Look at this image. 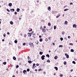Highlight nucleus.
Here are the masks:
<instances>
[{"instance_id":"f257e3e1","label":"nucleus","mask_w":77,"mask_h":77,"mask_svg":"<svg viewBox=\"0 0 77 77\" xmlns=\"http://www.w3.org/2000/svg\"><path fill=\"white\" fill-rule=\"evenodd\" d=\"M45 56H44V55H42V57H41V59L42 60H44V59H45Z\"/></svg>"},{"instance_id":"f03ea898","label":"nucleus","mask_w":77,"mask_h":77,"mask_svg":"<svg viewBox=\"0 0 77 77\" xmlns=\"http://www.w3.org/2000/svg\"><path fill=\"white\" fill-rule=\"evenodd\" d=\"M52 14H57V11H52Z\"/></svg>"},{"instance_id":"7ed1b4c3","label":"nucleus","mask_w":77,"mask_h":77,"mask_svg":"<svg viewBox=\"0 0 77 77\" xmlns=\"http://www.w3.org/2000/svg\"><path fill=\"white\" fill-rule=\"evenodd\" d=\"M65 54V55L66 56V58H67V59H68V58H69V55L68 54Z\"/></svg>"},{"instance_id":"20e7f679","label":"nucleus","mask_w":77,"mask_h":77,"mask_svg":"<svg viewBox=\"0 0 77 77\" xmlns=\"http://www.w3.org/2000/svg\"><path fill=\"white\" fill-rule=\"evenodd\" d=\"M73 27L74 28V27H75V28H77V25L75 24H73Z\"/></svg>"},{"instance_id":"39448f33","label":"nucleus","mask_w":77,"mask_h":77,"mask_svg":"<svg viewBox=\"0 0 77 77\" xmlns=\"http://www.w3.org/2000/svg\"><path fill=\"white\" fill-rule=\"evenodd\" d=\"M42 32H43V33H44L45 32H46V30H45V29H42Z\"/></svg>"},{"instance_id":"423d86ee","label":"nucleus","mask_w":77,"mask_h":77,"mask_svg":"<svg viewBox=\"0 0 77 77\" xmlns=\"http://www.w3.org/2000/svg\"><path fill=\"white\" fill-rule=\"evenodd\" d=\"M28 36H29V37H31L32 35H32V34H31L30 33H28Z\"/></svg>"},{"instance_id":"0eeeda50","label":"nucleus","mask_w":77,"mask_h":77,"mask_svg":"<svg viewBox=\"0 0 77 77\" xmlns=\"http://www.w3.org/2000/svg\"><path fill=\"white\" fill-rule=\"evenodd\" d=\"M48 9L49 11H51V7H48Z\"/></svg>"},{"instance_id":"6e6552de","label":"nucleus","mask_w":77,"mask_h":77,"mask_svg":"<svg viewBox=\"0 0 77 77\" xmlns=\"http://www.w3.org/2000/svg\"><path fill=\"white\" fill-rule=\"evenodd\" d=\"M23 72L24 74H25V73L27 72V71L26 70H24L23 71Z\"/></svg>"},{"instance_id":"1a4fd4ad","label":"nucleus","mask_w":77,"mask_h":77,"mask_svg":"<svg viewBox=\"0 0 77 77\" xmlns=\"http://www.w3.org/2000/svg\"><path fill=\"white\" fill-rule=\"evenodd\" d=\"M12 4L11 3H9L8 4V6H10V7H11V6H12Z\"/></svg>"},{"instance_id":"9d476101","label":"nucleus","mask_w":77,"mask_h":77,"mask_svg":"<svg viewBox=\"0 0 77 77\" xmlns=\"http://www.w3.org/2000/svg\"><path fill=\"white\" fill-rule=\"evenodd\" d=\"M65 25H67L68 24V21H66L65 22Z\"/></svg>"},{"instance_id":"9b49d317","label":"nucleus","mask_w":77,"mask_h":77,"mask_svg":"<svg viewBox=\"0 0 77 77\" xmlns=\"http://www.w3.org/2000/svg\"><path fill=\"white\" fill-rule=\"evenodd\" d=\"M60 14H58V15L56 16V18H59V17H60Z\"/></svg>"},{"instance_id":"f8f14e48","label":"nucleus","mask_w":77,"mask_h":77,"mask_svg":"<svg viewBox=\"0 0 77 77\" xmlns=\"http://www.w3.org/2000/svg\"><path fill=\"white\" fill-rule=\"evenodd\" d=\"M54 69H55L56 71H57L58 70V68L57 67H54Z\"/></svg>"},{"instance_id":"ddd939ff","label":"nucleus","mask_w":77,"mask_h":77,"mask_svg":"<svg viewBox=\"0 0 77 77\" xmlns=\"http://www.w3.org/2000/svg\"><path fill=\"white\" fill-rule=\"evenodd\" d=\"M20 9L19 8H18L17 9V11L18 12H19V11H20Z\"/></svg>"},{"instance_id":"4468645a","label":"nucleus","mask_w":77,"mask_h":77,"mask_svg":"<svg viewBox=\"0 0 77 77\" xmlns=\"http://www.w3.org/2000/svg\"><path fill=\"white\" fill-rule=\"evenodd\" d=\"M10 11L11 12H13L15 11V9H11Z\"/></svg>"},{"instance_id":"2eb2a0df","label":"nucleus","mask_w":77,"mask_h":77,"mask_svg":"<svg viewBox=\"0 0 77 77\" xmlns=\"http://www.w3.org/2000/svg\"><path fill=\"white\" fill-rule=\"evenodd\" d=\"M10 24H11V25H13V24H14V23H13V22H12V21H11L10 22Z\"/></svg>"},{"instance_id":"dca6fc26","label":"nucleus","mask_w":77,"mask_h":77,"mask_svg":"<svg viewBox=\"0 0 77 77\" xmlns=\"http://www.w3.org/2000/svg\"><path fill=\"white\" fill-rule=\"evenodd\" d=\"M28 63H32V61H31V60H29L28 61Z\"/></svg>"},{"instance_id":"f3484780","label":"nucleus","mask_w":77,"mask_h":77,"mask_svg":"<svg viewBox=\"0 0 77 77\" xmlns=\"http://www.w3.org/2000/svg\"><path fill=\"white\" fill-rule=\"evenodd\" d=\"M39 54H40V55H42V54H43V52H40V53H39Z\"/></svg>"},{"instance_id":"a211bd4d","label":"nucleus","mask_w":77,"mask_h":77,"mask_svg":"<svg viewBox=\"0 0 77 77\" xmlns=\"http://www.w3.org/2000/svg\"><path fill=\"white\" fill-rule=\"evenodd\" d=\"M46 57H50V55L48 54H47L46 55Z\"/></svg>"},{"instance_id":"6ab92c4d","label":"nucleus","mask_w":77,"mask_h":77,"mask_svg":"<svg viewBox=\"0 0 77 77\" xmlns=\"http://www.w3.org/2000/svg\"><path fill=\"white\" fill-rule=\"evenodd\" d=\"M29 45H33V44L32 43L30 42L29 43Z\"/></svg>"},{"instance_id":"aec40b11","label":"nucleus","mask_w":77,"mask_h":77,"mask_svg":"<svg viewBox=\"0 0 77 77\" xmlns=\"http://www.w3.org/2000/svg\"><path fill=\"white\" fill-rule=\"evenodd\" d=\"M27 58H28V60H31V59H30V58L29 56H28Z\"/></svg>"},{"instance_id":"412c9836","label":"nucleus","mask_w":77,"mask_h":77,"mask_svg":"<svg viewBox=\"0 0 77 77\" xmlns=\"http://www.w3.org/2000/svg\"><path fill=\"white\" fill-rule=\"evenodd\" d=\"M47 62H48V63H50V60H48L47 61Z\"/></svg>"},{"instance_id":"4be33fe9","label":"nucleus","mask_w":77,"mask_h":77,"mask_svg":"<svg viewBox=\"0 0 77 77\" xmlns=\"http://www.w3.org/2000/svg\"><path fill=\"white\" fill-rule=\"evenodd\" d=\"M13 59H14V60H16V57H13Z\"/></svg>"},{"instance_id":"5701e85b","label":"nucleus","mask_w":77,"mask_h":77,"mask_svg":"<svg viewBox=\"0 0 77 77\" xmlns=\"http://www.w3.org/2000/svg\"><path fill=\"white\" fill-rule=\"evenodd\" d=\"M39 41L40 42H42V38H40Z\"/></svg>"},{"instance_id":"b1692460","label":"nucleus","mask_w":77,"mask_h":77,"mask_svg":"<svg viewBox=\"0 0 77 77\" xmlns=\"http://www.w3.org/2000/svg\"><path fill=\"white\" fill-rule=\"evenodd\" d=\"M71 52H74V50L73 49H71Z\"/></svg>"},{"instance_id":"393cba45","label":"nucleus","mask_w":77,"mask_h":77,"mask_svg":"<svg viewBox=\"0 0 77 77\" xmlns=\"http://www.w3.org/2000/svg\"><path fill=\"white\" fill-rule=\"evenodd\" d=\"M14 42H15V44H17V42H18V41L15 40V41H14Z\"/></svg>"},{"instance_id":"a878e982","label":"nucleus","mask_w":77,"mask_h":77,"mask_svg":"<svg viewBox=\"0 0 77 77\" xmlns=\"http://www.w3.org/2000/svg\"><path fill=\"white\" fill-rule=\"evenodd\" d=\"M56 26H54V30H56Z\"/></svg>"},{"instance_id":"bb28decb","label":"nucleus","mask_w":77,"mask_h":77,"mask_svg":"<svg viewBox=\"0 0 77 77\" xmlns=\"http://www.w3.org/2000/svg\"><path fill=\"white\" fill-rule=\"evenodd\" d=\"M57 56H56L54 57L55 59H57Z\"/></svg>"},{"instance_id":"cd10ccee","label":"nucleus","mask_w":77,"mask_h":77,"mask_svg":"<svg viewBox=\"0 0 77 77\" xmlns=\"http://www.w3.org/2000/svg\"><path fill=\"white\" fill-rule=\"evenodd\" d=\"M48 25L49 26H51V23H48Z\"/></svg>"},{"instance_id":"c85d7f7f","label":"nucleus","mask_w":77,"mask_h":77,"mask_svg":"<svg viewBox=\"0 0 77 77\" xmlns=\"http://www.w3.org/2000/svg\"><path fill=\"white\" fill-rule=\"evenodd\" d=\"M72 63H73L74 64H75V62L74 61H73L72 62Z\"/></svg>"},{"instance_id":"c756f323","label":"nucleus","mask_w":77,"mask_h":77,"mask_svg":"<svg viewBox=\"0 0 77 77\" xmlns=\"http://www.w3.org/2000/svg\"><path fill=\"white\" fill-rule=\"evenodd\" d=\"M60 77H63V74H60Z\"/></svg>"},{"instance_id":"7c9ffc66","label":"nucleus","mask_w":77,"mask_h":77,"mask_svg":"<svg viewBox=\"0 0 77 77\" xmlns=\"http://www.w3.org/2000/svg\"><path fill=\"white\" fill-rule=\"evenodd\" d=\"M62 35H64V34H65V32L63 31L62 32Z\"/></svg>"},{"instance_id":"2f4dec72","label":"nucleus","mask_w":77,"mask_h":77,"mask_svg":"<svg viewBox=\"0 0 77 77\" xmlns=\"http://www.w3.org/2000/svg\"><path fill=\"white\" fill-rule=\"evenodd\" d=\"M67 10H69V9H66L64 10V11H67Z\"/></svg>"},{"instance_id":"473e14b6","label":"nucleus","mask_w":77,"mask_h":77,"mask_svg":"<svg viewBox=\"0 0 77 77\" xmlns=\"http://www.w3.org/2000/svg\"><path fill=\"white\" fill-rule=\"evenodd\" d=\"M45 41L47 42V41H48V38H45Z\"/></svg>"},{"instance_id":"72a5a7b5","label":"nucleus","mask_w":77,"mask_h":77,"mask_svg":"<svg viewBox=\"0 0 77 77\" xmlns=\"http://www.w3.org/2000/svg\"><path fill=\"white\" fill-rule=\"evenodd\" d=\"M35 43L36 44H38V41H36L35 42Z\"/></svg>"},{"instance_id":"f704fd0d","label":"nucleus","mask_w":77,"mask_h":77,"mask_svg":"<svg viewBox=\"0 0 77 77\" xmlns=\"http://www.w3.org/2000/svg\"><path fill=\"white\" fill-rule=\"evenodd\" d=\"M26 34H24V38H26Z\"/></svg>"},{"instance_id":"c9c22d12","label":"nucleus","mask_w":77,"mask_h":77,"mask_svg":"<svg viewBox=\"0 0 77 77\" xmlns=\"http://www.w3.org/2000/svg\"><path fill=\"white\" fill-rule=\"evenodd\" d=\"M30 71V69H27V71H28V72H29Z\"/></svg>"},{"instance_id":"e433bc0d","label":"nucleus","mask_w":77,"mask_h":77,"mask_svg":"<svg viewBox=\"0 0 77 77\" xmlns=\"http://www.w3.org/2000/svg\"><path fill=\"white\" fill-rule=\"evenodd\" d=\"M42 69H39L38 70V71H42Z\"/></svg>"},{"instance_id":"4c0bfd02","label":"nucleus","mask_w":77,"mask_h":77,"mask_svg":"<svg viewBox=\"0 0 77 77\" xmlns=\"http://www.w3.org/2000/svg\"><path fill=\"white\" fill-rule=\"evenodd\" d=\"M3 64L4 65H6V62H4L3 63Z\"/></svg>"},{"instance_id":"58836bf2","label":"nucleus","mask_w":77,"mask_h":77,"mask_svg":"<svg viewBox=\"0 0 77 77\" xmlns=\"http://www.w3.org/2000/svg\"><path fill=\"white\" fill-rule=\"evenodd\" d=\"M59 47H63V45H59Z\"/></svg>"},{"instance_id":"ea45409f","label":"nucleus","mask_w":77,"mask_h":77,"mask_svg":"<svg viewBox=\"0 0 77 77\" xmlns=\"http://www.w3.org/2000/svg\"><path fill=\"white\" fill-rule=\"evenodd\" d=\"M69 45H73V44L72 43H70L69 44Z\"/></svg>"},{"instance_id":"a19ab883","label":"nucleus","mask_w":77,"mask_h":77,"mask_svg":"<svg viewBox=\"0 0 77 77\" xmlns=\"http://www.w3.org/2000/svg\"><path fill=\"white\" fill-rule=\"evenodd\" d=\"M7 11H8V12H10V10H9L8 9H7Z\"/></svg>"},{"instance_id":"79ce46f5","label":"nucleus","mask_w":77,"mask_h":77,"mask_svg":"<svg viewBox=\"0 0 77 77\" xmlns=\"http://www.w3.org/2000/svg\"><path fill=\"white\" fill-rule=\"evenodd\" d=\"M35 34H33V38H35Z\"/></svg>"},{"instance_id":"37998d69","label":"nucleus","mask_w":77,"mask_h":77,"mask_svg":"<svg viewBox=\"0 0 77 77\" xmlns=\"http://www.w3.org/2000/svg\"><path fill=\"white\" fill-rule=\"evenodd\" d=\"M51 37H49L48 38V39H49V40H50V39H51Z\"/></svg>"},{"instance_id":"c03bdc74","label":"nucleus","mask_w":77,"mask_h":77,"mask_svg":"<svg viewBox=\"0 0 77 77\" xmlns=\"http://www.w3.org/2000/svg\"><path fill=\"white\" fill-rule=\"evenodd\" d=\"M64 64V65H66V61H64L63 63Z\"/></svg>"},{"instance_id":"a18cd8bd","label":"nucleus","mask_w":77,"mask_h":77,"mask_svg":"<svg viewBox=\"0 0 77 77\" xmlns=\"http://www.w3.org/2000/svg\"><path fill=\"white\" fill-rule=\"evenodd\" d=\"M60 39L61 41H63V38H60Z\"/></svg>"},{"instance_id":"49530a36","label":"nucleus","mask_w":77,"mask_h":77,"mask_svg":"<svg viewBox=\"0 0 77 77\" xmlns=\"http://www.w3.org/2000/svg\"><path fill=\"white\" fill-rule=\"evenodd\" d=\"M3 36L4 37H5V36H6V34L5 33L4 34Z\"/></svg>"},{"instance_id":"de8ad7c7","label":"nucleus","mask_w":77,"mask_h":77,"mask_svg":"<svg viewBox=\"0 0 77 77\" xmlns=\"http://www.w3.org/2000/svg\"><path fill=\"white\" fill-rule=\"evenodd\" d=\"M14 14H15V15H17V12H14Z\"/></svg>"},{"instance_id":"09e8293b","label":"nucleus","mask_w":77,"mask_h":77,"mask_svg":"<svg viewBox=\"0 0 77 77\" xmlns=\"http://www.w3.org/2000/svg\"><path fill=\"white\" fill-rule=\"evenodd\" d=\"M70 5H73V4L72 3V2H71L70 3Z\"/></svg>"},{"instance_id":"8fccbe9b","label":"nucleus","mask_w":77,"mask_h":77,"mask_svg":"<svg viewBox=\"0 0 77 77\" xmlns=\"http://www.w3.org/2000/svg\"><path fill=\"white\" fill-rule=\"evenodd\" d=\"M34 32L32 31L31 32V33H30L31 34V35H32V34H33V33Z\"/></svg>"},{"instance_id":"3c124183","label":"nucleus","mask_w":77,"mask_h":77,"mask_svg":"<svg viewBox=\"0 0 77 77\" xmlns=\"http://www.w3.org/2000/svg\"><path fill=\"white\" fill-rule=\"evenodd\" d=\"M18 67H19V66L17 65L16 66V68H18Z\"/></svg>"},{"instance_id":"603ef678","label":"nucleus","mask_w":77,"mask_h":77,"mask_svg":"<svg viewBox=\"0 0 77 77\" xmlns=\"http://www.w3.org/2000/svg\"><path fill=\"white\" fill-rule=\"evenodd\" d=\"M32 31V29H31L30 30H29V32H31Z\"/></svg>"},{"instance_id":"864d4df0","label":"nucleus","mask_w":77,"mask_h":77,"mask_svg":"<svg viewBox=\"0 0 77 77\" xmlns=\"http://www.w3.org/2000/svg\"><path fill=\"white\" fill-rule=\"evenodd\" d=\"M23 45H26V43H24L23 44Z\"/></svg>"},{"instance_id":"5fc2aeb1","label":"nucleus","mask_w":77,"mask_h":77,"mask_svg":"<svg viewBox=\"0 0 77 77\" xmlns=\"http://www.w3.org/2000/svg\"><path fill=\"white\" fill-rule=\"evenodd\" d=\"M42 26H41L40 27V29L41 30V29H42Z\"/></svg>"},{"instance_id":"6e6d98bb","label":"nucleus","mask_w":77,"mask_h":77,"mask_svg":"<svg viewBox=\"0 0 77 77\" xmlns=\"http://www.w3.org/2000/svg\"><path fill=\"white\" fill-rule=\"evenodd\" d=\"M35 65H36V64H35V63H34L33 65V66H35Z\"/></svg>"},{"instance_id":"4d7b16f0","label":"nucleus","mask_w":77,"mask_h":77,"mask_svg":"<svg viewBox=\"0 0 77 77\" xmlns=\"http://www.w3.org/2000/svg\"><path fill=\"white\" fill-rule=\"evenodd\" d=\"M32 68V69H35V66H33Z\"/></svg>"},{"instance_id":"13d9d810","label":"nucleus","mask_w":77,"mask_h":77,"mask_svg":"<svg viewBox=\"0 0 77 77\" xmlns=\"http://www.w3.org/2000/svg\"><path fill=\"white\" fill-rule=\"evenodd\" d=\"M36 66H39V64H38V63H37V64H36Z\"/></svg>"},{"instance_id":"bf43d9fd","label":"nucleus","mask_w":77,"mask_h":77,"mask_svg":"<svg viewBox=\"0 0 77 77\" xmlns=\"http://www.w3.org/2000/svg\"><path fill=\"white\" fill-rule=\"evenodd\" d=\"M52 44L53 45H55V44L54 43H52Z\"/></svg>"},{"instance_id":"052dcab7","label":"nucleus","mask_w":77,"mask_h":77,"mask_svg":"<svg viewBox=\"0 0 77 77\" xmlns=\"http://www.w3.org/2000/svg\"><path fill=\"white\" fill-rule=\"evenodd\" d=\"M35 71H36V72H37V71H38V70L35 69Z\"/></svg>"},{"instance_id":"680f3d73","label":"nucleus","mask_w":77,"mask_h":77,"mask_svg":"<svg viewBox=\"0 0 77 77\" xmlns=\"http://www.w3.org/2000/svg\"><path fill=\"white\" fill-rule=\"evenodd\" d=\"M44 29H45L46 28V26H44Z\"/></svg>"},{"instance_id":"e2e57ef3","label":"nucleus","mask_w":77,"mask_h":77,"mask_svg":"<svg viewBox=\"0 0 77 77\" xmlns=\"http://www.w3.org/2000/svg\"><path fill=\"white\" fill-rule=\"evenodd\" d=\"M9 34H10V33H9V32H7L8 35H9Z\"/></svg>"},{"instance_id":"0e129e2a","label":"nucleus","mask_w":77,"mask_h":77,"mask_svg":"<svg viewBox=\"0 0 77 77\" xmlns=\"http://www.w3.org/2000/svg\"><path fill=\"white\" fill-rule=\"evenodd\" d=\"M16 73H17V74H18V71H16Z\"/></svg>"},{"instance_id":"69168bd1","label":"nucleus","mask_w":77,"mask_h":77,"mask_svg":"<svg viewBox=\"0 0 77 77\" xmlns=\"http://www.w3.org/2000/svg\"><path fill=\"white\" fill-rule=\"evenodd\" d=\"M41 37H42V36H41V35H39V38H41Z\"/></svg>"},{"instance_id":"338daca9","label":"nucleus","mask_w":77,"mask_h":77,"mask_svg":"<svg viewBox=\"0 0 77 77\" xmlns=\"http://www.w3.org/2000/svg\"><path fill=\"white\" fill-rule=\"evenodd\" d=\"M12 77H15V75H13Z\"/></svg>"},{"instance_id":"774afa93","label":"nucleus","mask_w":77,"mask_h":77,"mask_svg":"<svg viewBox=\"0 0 77 77\" xmlns=\"http://www.w3.org/2000/svg\"><path fill=\"white\" fill-rule=\"evenodd\" d=\"M2 41H5V39H3L2 40Z\"/></svg>"}]
</instances>
